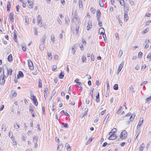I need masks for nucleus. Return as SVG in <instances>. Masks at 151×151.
<instances>
[{
	"mask_svg": "<svg viewBox=\"0 0 151 151\" xmlns=\"http://www.w3.org/2000/svg\"><path fill=\"white\" fill-rule=\"evenodd\" d=\"M17 96V93L16 92L12 91L10 95V97L12 98L16 97Z\"/></svg>",
	"mask_w": 151,
	"mask_h": 151,
	"instance_id": "obj_15",
	"label": "nucleus"
},
{
	"mask_svg": "<svg viewBox=\"0 0 151 151\" xmlns=\"http://www.w3.org/2000/svg\"><path fill=\"white\" fill-rule=\"evenodd\" d=\"M115 36L116 38H118V40H119V35L117 33H116L115 34Z\"/></svg>",
	"mask_w": 151,
	"mask_h": 151,
	"instance_id": "obj_63",
	"label": "nucleus"
},
{
	"mask_svg": "<svg viewBox=\"0 0 151 151\" xmlns=\"http://www.w3.org/2000/svg\"><path fill=\"white\" fill-rule=\"evenodd\" d=\"M79 28L80 27L79 26L76 27L75 31L73 32V33L75 34L76 35H78L79 34Z\"/></svg>",
	"mask_w": 151,
	"mask_h": 151,
	"instance_id": "obj_18",
	"label": "nucleus"
},
{
	"mask_svg": "<svg viewBox=\"0 0 151 151\" xmlns=\"http://www.w3.org/2000/svg\"><path fill=\"white\" fill-rule=\"evenodd\" d=\"M150 61H151V52L149 53L147 57Z\"/></svg>",
	"mask_w": 151,
	"mask_h": 151,
	"instance_id": "obj_42",
	"label": "nucleus"
},
{
	"mask_svg": "<svg viewBox=\"0 0 151 151\" xmlns=\"http://www.w3.org/2000/svg\"><path fill=\"white\" fill-rule=\"evenodd\" d=\"M37 24L38 25L40 26L41 27L42 26V17L39 14L37 16Z\"/></svg>",
	"mask_w": 151,
	"mask_h": 151,
	"instance_id": "obj_11",
	"label": "nucleus"
},
{
	"mask_svg": "<svg viewBox=\"0 0 151 151\" xmlns=\"http://www.w3.org/2000/svg\"><path fill=\"white\" fill-rule=\"evenodd\" d=\"M55 141L57 142H58L59 141V139L58 137H56L55 138Z\"/></svg>",
	"mask_w": 151,
	"mask_h": 151,
	"instance_id": "obj_58",
	"label": "nucleus"
},
{
	"mask_svg": "<svg viewBox=\"0 0 151 151\" xmlns=\"http://www.w3.org/2000/svg\"><path fill=\"white\" fill-rule=\"evenodd\" d=\"M56 93V90L55 89H54L52 91V94L53 96H54L55 94Z\"/></svg>",
	"mask_w": 151,
	"mask_h": 151,
	"instance_id": "obj_57",
	"label": "nucleus"
},
{
	"mask_svg": "<svg viewBox=\"0 0 151 151\" xmlns=\"http://www.w3.org/2000/svg\"><path fill=\"white\" fill-rule=\"evenodd\" d=\"M106 109H105L101 111L99 114V115H102L104 114L106 111Z\"/></svg>",
	"mask_w": 151,
	"mask_h": 151,
	"instance_id": "obj_48",
	"label": "nucleus"
},
{
	"mask_svg": "<svg viewBox=\"0 0 151 151\" xmlns=\"http://www.w3.org/2000/svg\"><path fill=\"white\" fill-rule=\"evenodd\" d=\"M5 78V76L1 75L0 76V84L2 85H4L5 83V78Z\"/></svg>",
	"mask_w": 151,
	"mask_h": 151,
	"instance_id": "obj_10",
	"label": "nucleus"
},
{
	"mask_svg": "<svg viewBox=\"0 0 151 151\" xmlns=\"http://www.w3.org/2000/svg\"><path fill=\"white\" fill-rule=\"evenodd\" d=\"M93 138V137H89L88 140L86 143V145H88L92 141Z\"/></svg>",
	"mask_w": 151,
	"mask_h": 151,
	"instance_id": "obj_26",
	"label": "nucleus"
},
{
	"mask_svg": "<svg viewBox=\"0 0 151 151\" xmlns=\"http://www.w3.org/2000/svg\"><path fill=\"white\" fill-rule=\"evenodd\" d=\"M94 90V88H92L90 90V93L91 96V98L92 99H93V92Z\"/></svg>",
	"mask_w": 151,
	"mask_h": 151,
	"instance_id": "obj_22",
	"label": "nucleus"
},
{
	"mask_svg": "<svg viewBox=\"0 0 151 151\" xmlns=\"http://www.w3.org/2000/svg\"><path fill=\"white\" fill-rule=\"evenodd\" d=\"M34 107L32 106H29V111L31 113L32 116L33 117L35 116V111L34 110Z\"/></svg>",
	"mask_w": 151,
	"mask_h": 151,
	"instance_id": "obj_8",
	"label": "nucleus"
},
{
	"mask_svg": "<svg viewBox=\"0 0 151 151\" xmlns=\"http://www.w3.org/2000/svg\"><path fill=\"white\" fill-rule=\"evenodd\" d=\"M124 65V63L122 62L119 65L118 70L117 71V73H119L121 71L122 67H123Z\"/></svg>",
	"mask_w": 151,
	"mask_h": 151,
	"instance_id": "obj_14",
	"label": "nucleus"
},
{
	"mask_svg": "<svg viewBox=\"0 0 151 151\" xmlns=\"http://www.w3.org/2000/svg\"><path fill=\"white\" fill-rule=\"evenodd\" d=\"M48 91V88L47 87L45 88L44 90V93H45L47 95V92Z\"/></svg>",
	"mask_w": 151,
	"mask_h": 151,
	"instance_id": "obj_64",
	"label": "nucleus"
},
{
	"mask_svg": "<svg viewBox=\"0 0 151 151\" xmlns=\"http://www.w3.org/2000/svg\"><path fill=\"white\" fill-rule=\"evenodd\" d=\"M64 77V73L62 72V71L61 72V73L59 75V77L60 79H63Z\"/></svg>",
	"mask_w": 151,
	"mask_h": 151,
	"instance_id": "obj_28",
	"label": "nucleus"
},
{
	"mask_svg": "<svg viewBox=\"0 0 151 151\" xmlns=\"http://www.w3.org/2000/svg\"><path fill=\"white\" fill-rule=\"evenodd\" d=\"M1 129L2 131H5L6 130L5 126L3 125L2 126Z\"/></svg>",
	"mask_w": 151,
	"mask_h": 151,
	"instance_id": "obj_52",
	"label": "nucleus"
},
{
	"mask_svg": "<svg viewBox=\"0 0 151 151\" xmlns=\"http://www.w3.org/2000/svg\"><path fill=\"white\" fill-rule=\"evenodd\" d=\"M99 4L100 6L102 7H103L104 4L102 0H99Z\"/></svg>",
	"mask_w": 151,
	"mask_h": 151,
	"instance_id": "obj_32",
	"label": "nucleus"
},
{
	"mask_svg": "<svg viewBox=\"0 0 151 151\" xmlns=\"http://www.w3.org/2000/svg\"><path fill=\"white\" fill-rule=\"evenodd\" d=\"M4 108V105H2L1 106V107L0 108V111L2 110Z\"/></svg>",
	"mask_w": 151,
	"mask_h": 151,
	"instance_id": "obj_62",
	"label": "nucleus"
},
{
	"mask_svg": "<svg viewBox=\"0 0 151 151\" xmlns=\"http://www.w3.org/2000/svg\"><path fill=\"white\" fill-rule=\"evenodd\" d=\"M77 21L78 22H80V19L78 15L77 12H75L71 17V21L73 22H75Z\"/></svg>",
	"mask_w": 151,
	"mask_h": 151,
	"instance_id": "obj_3",
	"label": "nucleus"
},
{
	"mask_svg": "<svg viewBox=\"0 0 151 151\" xmlns=\"http://www.w3.org/2000/svg\"><path fill=\"white\" fill-rule=\"evenodd\" d=\"M12 71V70L11 68H7L3 70L2 75L5 76V78H7L8 76L11 75Z\"/></svg>",
	"mask_w": 151,
	"mask_h": 151,
	"instance_id": "obj_2",
	"label": "nucleus"
},
{
	"mask_svg": "<svg viewBox=\"0 0 151 151\" xmlns=\"http://www.w3.org/2000/svg\"><path fill=\"white\" fill-rule=\"evenodd\" d=\"M144 121V119L143 117H141L139 120V121L137 126V127H139L141 125L143 124V122Z\"/></svg>",
	"mask_w": 151,
	"mask_h": 151,
	"instance_id": "obj_12",
	"label": "nucleus"
},
{
	"mask_svg": "<svg viewBox=\"0 0 151 151\" xmlns=\"http://www.w3.org/2000/svg\"><path fill=\"white\" fill-rule=\"evenodd\" d=\"M142 55V52H139V54L138 55V57L139 58H141Z\"/></svg>",
	"mask_w": 151,
	"mask_h": 151,
	"instance_id": "obj_53",
	"label": "nucleus"
},
{
	"mask_svg": "<svg viewBox=\"0 0 151 151\" xmlns=\"http://www.w3.org/2000/svg\"><path fill=\"white\" fill-rule=\"evenodd\" d=\"M105 31L103 28H100L99 30V32L100 35H103V37L104 38V33Z\"/></svg>",
	"mask_w": 151,
	"mask_h": 151,
	"instance_id": "obj_20",
	"label": "nucleus"
},
{
	"mask_svg": "<svg viewBox=\"0 0 151 151\" xmlns=\"http://www.w3.org/2000/svg\"><path fill=\"white\" fill-rule=\"evenodd\" d=\"M124 20L125 21H127L128 19V16L127 14H125L124 15Z\"/></svg>",
	"mask_w": 151,
	"mask_h": 151,
	"instance_id": "obj_37",
	"label": "nucleus"
},
{
	"mask_svg": "<svg viewBox=\"0 0 151 151\" xmlns=\"http://www.w3.org/2000/svg\"><path fill=\"white\" fill-rule=\"evenodd\" d=\"M101 16V13L100 11L99 10L98 11L97 13V17L98 20H99Z\"/></svg>",
	"mask_w": 151,
	"mask_h": 151,
	"instance_id": "obj_27",
	"label": "nucleus"
},
{
	"mask_svg": "<svg viewBox=\"0 0 151 151\" xmlns=\"http://www.w3.org/2000/svg\"><path fill=\"white\" fill-rule=\"evenodd\" d=\"M79 6L80 8H83V5L82 1H79Z\"/></svg>",
	"mask_w": 151,
	"mask_h": 151,
	"instance_id": "obj_36",
	"label": "nucleus"
},
{
	"mask_svg": "<svg viewBox=\"0 0 151 151\" xmlns=\"http://www.w3.org/2000/svg\"><path fill=\"white\" fill-rule=\"evenodd\" d=\"M16 10L17 12H19V6L17 5L16 6Z\"/></svg>",
	"mask_w": 151,
	"mask_h": 151,
	"instance_id": "obj_56",
	"label": "nucleus"
},
{
	"mask_svg": "<svg viewBox=\"0 0 151 151\" xmlns=\"http://www.w3.org/2000/svg\"><path fill=\"white\" fill-rule=\"evenodd\" d=\"M119 2L121 6H124L126 5L125 1L124 0H120Z\"/></svg>",
	"mask_w": 151,
	"mask_h": 151,
	"instance_id": "obj_24",
	"label": "nucleus"
},
{
	"mask_svg": "<svg viewBox=\"0 0 151 151\" xmlns=\"http://www.w3.org/2000/svg\"><path fill=\"white\" fill-rule=\"evenodd\" d=\"M116 131L117 129L116 128H114L112 129L108 134L109 136L108 139L109 140H114L117 137V136L116 134Z\"/></svg>",
	"mask_w": 151,
	"mask_h": 151,
	"instance_id": "obj_1",
	"label": "nucleus"
},
{
	"mask_svg": "<svg viewBox=\"0 0 151 151\" xmlns=\"http://www.w3.org/2000/svg\"><path fill=\"white\" fill-rule=\"evenodd\" d=\"M92 27V25L91 23H88V25L87 27V29L88 30L89 29H90Z\"/></svg>",
	"mask_w": 151,
	"mask_h": 151,
	"instance_id": "obj_34",
	"label": "nucleus"
},
{
	"mask_svg": "<svg viewBox=\"0 0 151 151\" xmlns=\"http://www.w3.org/2000/svg\"><path fill=\"white\" fill-rule=\"evenodd\" d=\"M145 147V144L144 143H142L139 146V150L140 151H143Z\"/></svg>",
	"mask_w": 151,
	"mask_h": 151,
	"instance_id": "obj_21",
	"label": "nucleus"
},
{
	"mask_svg": "<svg viewBox=\"0 0 151 151\" xmlns=\"http://www.w3.org/2000/svg\"><path fill=\"white\" fill-rule=\"evenodd\" d=\"M91 11V12L93 14H94L96 12L95 9L93 7H92L90 9Z\"/></svg>",
	"mask_w": 151,
	"mask_h": 151,
	"instance_id": "obj_45",
	"label": "nucleus"
},
{
	"mask_svg": "<svg viewBox=\"0 0 151 151\" xmlns=\"http://www.w3.org/2000/svg\"><path fill=\"white\" fill-rule=\"evenodd\" d=\"M42 111L43 113V114L44 115H45V107L44 106H42Z\"/></svg>",
	"mask_w": 151,
	"mask_h": 151,
	"instance_id": "obj_59",
	"label": "nucleus"
},
{
	"mask_svg": "<svg viewBox=\"0 0 151 151\" xmlns=\"http://www.w3.org/2000/svg\"><path fill=\"white\" fill-rule=\"evenodd\" d=\"M91 60L92 61H94L95 59L94 55H91Z\"/></svg>",
	"mask_w": 151,
	"mask_h": 151,
	"instance_id": "obj_61",
	"label": "nucleus"
},
{
	"mask_svg": "<svg viewBox=\"0 0 151 151\" xmlns=\"http://www.w3.org/2000/svg\"><path fill=\"white\" fill-rule=\"evenodd\" d=\"M83 62H86V58L85 56H83L81 59Z\"/></svg>",
	"mask_w": 151,
	"mask_h": 151,
	"instance_id": "obj_39",
	"label": "nucleus"
},
{
	"mask_svg": "<svg viewBox=\"0 0 151 151\" xmlns=\"http://www.w3.org/2000/svg\"><path fill=\"white\" fill-rule=\"evenodd\" d=\"M14 127L16 129H19V125L17 124V123H16V124H14Z\"/></svg>",
	"mask_w": 151,
	"mask_h": 151,
	"instance_id": "obj_50",
	"label": "nucleus"
},
{
	"mask_svg": "<svg viewBox=\"0 0 151 151\" xmlns=\"http://www.w3.org/2000/svg\"><path fill=\"white\" fill-rule=\"evenodd\" d=\"M9 136L10 137H13V134L12 132H9Z\"/></svg>",
	"mask_w": 151,
	"mask_h": 151,
	"instance_id": "obj_55",
	"label": "nucleus"
},
{
	"mask_svg": "<svg viewBox=\"0 0 151 151\" xmlns=\"http://www.w3.org/2000/svg\"><path fill=\"white\" fill-rule=\"evenodd\" d=\"M28 66L31 70H33L34 68V66L32 62L30 60H28Z\"/></svg>",
	"mask_w": 151,
	"mask_h": 151,
	"instance_id": "obj_9",
	"label": "nucleus"
},
{
	"mask_svg": "<svg viewBox=\"0 0 151 151\" xmlns=\"http://www.w3.org/2000/svg\"><path fill=\"white\" fill-rule=\"evenodd\" d=\"M150 100H151V95L149 97L147 98L145 100V101L146 102H148Z\"/></svg>",
	"mask_w": 151,
	"mask_h": 151,
	"instance_id": "obj_47",
	"label": "nucleus"
},
{
	"mask_svg": "<svg viewBox=\"0 0 151 151\" xmlns=\"http://www.w3.org/2000/svg\"><path fill=\"white\" fill-rule=\"evenodd\" d=\"M22 50L23 51H26V50H27V48L25 46H22Z\"/></svg>",
	"mask_w": 151,
	"mask_h": 151,
	"instance_id": "obj_49",
	"label": "nucleus"
},
{
	"mask_svg": "<svg viewBox=\"0 0 151 151\" xmlns=\"http://www.w3.org/2000/svg\"><path fill=\"white\" fill-rule=\"evenodd\" d=\"M30 96L31 99L32 101H33L34 105L36 106H37L38 104V103L36 97L35 96L32 94L30 95Z\"/></svg>",
	"mask_w": 151,
	"mask_h": 151,
	"instance_id": "obj_7",
	"label": "nucleus"
},
{
	"mask_svg": "<svg viewBox=\"0 0 151 151\" xmlns=\"http://www.w3.org/2000/svg\"><path fill=\"white\" fill-rule=\"evenodd\" d=\"M123 7L124 10L125 11L127 12L129 11V8L127 5L126 4Z\"/></svg>",
	"mask_w": 151,
	"mask_h": 151,
	"instance_id": "obj_38",
	"label": "nucleus"
},
{
	"mask_svg": "<svg viewBox=\"0 0 151 151\" xmlns=\"http://www.w3.org/2000/svg\"><path fill=\"white\" fill-rule=\"evenodd\" d=\"M76 47L74 45L73 46V47L72 48V53L73 55L75 53V49H76Z\"/></svg>",
	"mask_w": 151,
	"mask_h": 151,
	"instance_id": "obj_29",
	"label": "nucleus"
},
{
	"mask_svg": "<svg viewBox=\"0 0 151 151\" xmlns=\"http://www.w3.org/2000/svg\"><path fill=\"white\" fill-rule=\"evenodd\" d=\"M14 14L12 13L11 12L9 15V19L11 21L13 22L14 19Z\"/></svg>",
	"mask_w": 151,
	"mask_h": 151,
	"instance_id": "obj_16",
	"label": "nucleus"
},
{
	"mask_svg": "<svg viewBox=\"0 0 151 151\" xmlns=\"http://www.w3.org/2000/svg\"><path fill=\"white\" fill-rule=\"evenodd\" d=\"M151 23V20H149L148 21H147L146 22V25L147 26L149 25Z\"/></svg>",
	"mask_w": 151,
	"mask_h": 151,
	"instance_id": "obj_51",
	"label": "nucleus"
},
{
	"mask_svg": "<svg viewBox=\"0 0 151 151\" xmlns=\"http://www.w3.org/2000/svg\"><path fill=\"white\" fill-rule=\"evenodd\" d=\"M65 147L66 148V149L67 150H69V151H70L71 150L70 149H71V147H70V145L68 144L67 143L65 145Z\"/></svg>",
	"mask_w": 151,
	"mask_h": 151,
	"instance_id": "obj_25",
	"label": "nucleus"
},
{
	"mask_svg": "<svg viewBox=\"0 0 151 151\" xmlns=\"http://www.w3.org/2000/svg\"><path fill=\"white\" fill-rule=\"evenodd\" d=\"M65 21L66 23L67 24H68L70 22V20L69 17L67 16L65 17Z\"/></svg>",
	"mask_w": 151,
	"mask_h": 151,
	"instance_id": "obj_31",
	"label": "nucleus"
},
{
	"mask_svg": "<svg viewBox=\"0 0 151 151\" xmlns=\"http://www.w3.org/2000/svg\"><path fill=\"white\" fill-rule=\"evenodd\" d=\"M54 58L56 60H58V56L57 55H55L54 56Z\"/></svg>",
	"mask_w": 151,
	"mask_h": 151,
	"instance_id": "obj_54",
	"label": "nucleus"
},
{
	"mask_svg": "<svg viewBox=\"0 0 151 151\" xmlns=\"http://www.w3.org/2000/svg\"><path fill=\"white\" fill-rule=\"evenodd\" d=\"M47 56L48 59L49 60H51L52 58V54L51 52L48 53L47 54Z\"/></svg>",
	"mask_w": 151,
	"mask_h": 151,
	"instance_id": "obj_30",
	"label": "nucleus"
},
{
	"mask_svg": "<svg viewBox=\"0 0 151 151\" xmlns=\"http://www.w3.org/2000/svg\"><path fill=\"white\" fill-rule=\"evenodd\" d=\"M25 23L27 24H29V19L28 17H25Z\"/></svg>",
	"mask_w": 151,
	"mask_h": 151,
	"instance_id": "obj_41",
	"label": "nucleus"
},
{
	"mask_svg": "<svg viewBox=\"0 0 151 151\" xmlns=\"http://www.w3.org/2000/svg\"><path fill=\"white\" fill-rule=\"evenodd\" d=\"M52 70L54 71L57 69V66L56 65H53L52 67Z\"/></svg>",
	"mask_w": 151,
	"mask_h": 151,
	"instance_id": "obj_43",
	"label": "nucleus"
},
{
	"mask_svg": "<svg viewBox=\"0 0 151 151\" xmlns=\"http://www.w3.org/2000/svg\"><path fill=\"white\" fill-rule=\"evenodd\" d=\"M127 131L125 130H123L120 134V137L122 139H125L127 137Z\"/></svg>",
	"mask_w": 151,
	"mask_h": 151,
	"instance_id": "obj_4",
	"label": "nucleus"
},
{
	"mask_svg": "<svg viewBox=\"0 0 151 151\" xmlns=\"http://www.w3.org/2000/svg\"><path fill=\"white\" fill-rule=\"evenodd\" d=\"M63 145L62 144H60L59 145H58V147L57 148V150H59L60 149H61L63 148Z\"/></svg>",
	"mask_w": 151,
	"mask_h": 151,
	"instance_id": "obj_35",
	"label": "nucleus"
},
{
	"mask_svg": "<svg viewBox=\"0 0 151 151\" xmlns=\"http://www.w3.org/2000/svg\"><path fill=\"white\" fill-rule=\"evenodd\" d=\"M8 61L10 62H12L13 60L12 56L11 54L9 55L8 57Z\"/></svg>",
	"mask_w": 151,
	"mask_h": 151,
	"instance_id": "obj_23",
	"label": "nucleus"
},
{
	"mask_svg": "<svg viewBox=\"0 0 151 151\" xmlns=\"http://www.w3.org/2000/svg\"><path fill=\"white\" fill-rule=\"evenodd\" d=\"M51 40L52 43H54L55 41V37L54 36H52L51 37Z\"/></svg>",
	"mask_w": 151,
	"mask_h": 151,
	"instance_id": "obj_46",
	"label": "nucleus"
},
{
	"mask_svg": "<svg viewBox=\"0 0 151 151\" xmlns=\"http://www.w3.org/2000/svg\"><path fill=\"white\" fill-rule=\"evenodd\" d=\"M11 2L9 1H8L7 3V11H10L11 7Z\"/></svg>",
	"mask_w": 151,
	"mask_h": 151,
	"instance_id": "obj_19",
	"label": "nucleus"
},
{
	"mask_svg": "<svg viewBox=\"0 0 151 151\" xmlns=\"http://www.w3.org/2000/svg\"><path fill=\"white\" fill-rule=\"evenodd\" d=\"M113 88L115 90H117L118 89V86L117 84H115L113 86Z\"/></svg>",
	"mask_w": 151,
	"mask_h": 151,
	"instance_id": "obj_40",
	"label": "nucleus"
},
{
	"mask_svg": "<svg viewBox=\"0 0 151 151\" xmlns=\"http://www.w3.org/2000/svg\"><path fill=\"white\" fill-rule=\"evenodd\" d=\"M24 74L22 71H20L18 72V74L17 75V77L18 78H23L24 77Z\"/></svg>",
	"mask_w": 151,
	"mask_h": 151,
	"instance_id": "obj_17",
	"label": "nucleus"
},
{
	"mask_svg": "<svg viewBox=\"0 0 151 151\" xmlns=\"http://www.w3.org/2000/svg\"><path fill=\"white\" fill-rule=\"evenodd\" d=\"M27 2L29 4L28 8L29 9L33 8L34 5V1L33 0H27Z\"/></svg>",
	"mask_w": 151,
	"mask_h": 151,
	"instance_id": "obj_6",
	"label": "nucleus"
},
{
	"mask_svg": "<svg viewBox=\"0 0 151 151\" xmlns=\"http://www.w3.org/2000/svg\"><path fill=\"white\" fill-rule=\"evenodd\" d=\"M54 102H53L52 103V106H50V109L51 110V111H54Z\"/></svg>",
	"mask_w": 151,
	"mask_h": 151,
	"instance_id": "obj_33",
	"label": "nucleus"
},
{
	"mask_svg": "<svg viewBox=\"0 0 151 151\" xmlns=\"http://www.w3.org/2000/svg\"><path fill=\"white\" fill-rule=\"evenodd\" d=\"M42 81L41 79L39 78L38 82V87L39 88H41L42 87Z\"/></svg>",
	"mask_w": 151,
	"mask_h": 151,
	"instance_id": "obj_13",
	"label": "nucleus"
},
{
	"mask_svg": "<svg viewBox=\"0 0 151 151\" xmlns=\"http://www.w3.org/2000/svg\"><path fill=\"white\" fill-rule=\"evenodd\" d=\"M146 65L144 64V65H142V69L144 70L145 69V68H146Z\"/></svg>",
	"mask_w": 151,
	"mask_h": 151,
	"instance_id": "obj_60",
	"label": "nucleus"
},
{
	"mask_svg": "<svg viewBox=\"0 0 151 151\" xmlns=\"http://www.w3.org/2000/svg\"><path fill=\"white\" fill-rule=\"evenodd\" d=\"M148 31V28H146L144 29L142 32V34H145Z\"/></svg>",
	"mask_w": 151,
	"mask_h": 151,
	"instance_id": "obj_44",
	"label": "nucleus"
},
{
	"mask_svg": "<svg viewBox=\"0 0 151 151\" xmlns=\"http://www.w3.org/2000/svg\"><path fill=\"white\" fill-rule=\"evenodd\" d=\"M135 116V114H133L131 115L130 114L128 113L125 116L124 118L126 119V117H128L127 119H129L130 121L132 122L134 119Z\"/></svg>",
	"mask_w": 151,
	"mask_h": 151,
	"instance_id": "obj_5",
	"label": "nucleus"
}]
</instances>
